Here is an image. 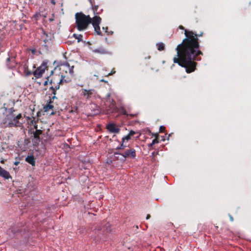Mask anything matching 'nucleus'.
<instances>
[{
	"instance_id": "nucleus-35",
	"label": "nucleus",
	"mask_w": 251,
	"mask_h": 251,
	"mask_svg": "<svg viewBox=\"0 0 251 251\" xmlns=\"http://www.w3.org/2000/svg\"><path fill=\"white\" fill-rule=\"evenodd\" d=\"M10 61H11V58L10 57H8V58H7V59H6V62H9Z\"/></svg>"
},
{
	"instance_id": "nucleus-40",
	"label": "nucleus",
	"mask_w": 251,
	"mask_h": 251,
	"mask_svg": "<svg viewBox=\"0 0 251 251\" xmlns=\"http://www.w3.org/2000/svg\"><path fill=\"white\" fill-rule=\"evenodd\" d=\"M165 138H164V137L163 136H161V141H165Z\"/></svg>"
},
{
	"instance_id": "nucleus-30",
	"label": "nucleus",
	"mask_w": 251,
	"mask_h": 251,
	"mask_svg": "<svg viewBox=\"0 0 251 251\" xmlns=\"http://www.w3.org/2000/svg\"><path fill=\"white\" fill-rule=\"evenodd\" d=\"M47 80L45 81L44 82V86H46V85H48V81H50V80H49V76H48V77H47Z\"/></svg>"
},
{
	"instance_id": "nucleus-16",
	"label": "nucleus",
	"mask_w": 251,
	"mask_h": 251,
	"mask_svg": "<svg viewBox=\"0 0 251 251\" xmlns=\"http://www.w3.org/2000/svg\"><path fill=\"white\" fill-rule=\"evenodd\" d=\"M51 100H50L49 102L44 106V109L45 111L47 112L50 110L52 109L53 108V106L51 104Z\"/></svg>"
},
{
	"instance_id": "nucleus-39",
	"label": "nucleus",
	"mask_w": 251,
	"mask_h": 251,
	"mask_svg": "<svg viewBox=\"0 0 251 251\" xmlns=\"http://www.w3.org/2000/svg\"><path fill=\"white\" fill-rule=\"evenodd\" d=\"M121 152H114V154H120V155H121Z\"/></svg>"
},
{
	"instance_id": "nucleus-14",
	"label": "nucleus",
	"mask_w": 251,
	"mask_h": 251,
	"mask_svg": "<svg viewBox=\"0 0 251 251\" xmlns=\"http://www.w3.org/2000/svg\"><path fill=\"white\" fill-rule=\"evenodd\" d=\"M107 110L108 113H114L117 112L118 108L116 105V102L115 101H113V103L110 104L109 109Z\"/></svg>"
},
{
	"instance_id": "nucleus-34",
	"label": "nucleus",
	"mask_w": 251,
	"mask_h": 251,
	"mask_svg": "<svg viewBox=\"0 0 251 251\" xmlns=\"http://www.w3.org/2000/svg\"><path fill=\"white\" fill-rule=\"evenodd\" d=\"M53 96L52 97V98H51V100H54V99H56V98H57L56 97V96H55V95H54V94H53Z\"/></svg>"
},
{
	"instance_id": "nucleus-32",
	"label": "nucleus",
	"mask_w": 251,
	"mask_h": 251,
	"mask_svg": "<svg viewBox=\"0 0 251 251\" xmlns=\"http://www.w3.org/2000/svg\"><path fill=\"white\" fill-rule=\"evenodd\" d=\"M32 119H33V118H32V117L31 118H30V117H29V116H27V117H26V120H27V122H28V123H29V121H30Z\"/></svg>"
},
{
	"instance_id": "nucleus-21",
	"label": "nucleus",
	"mask_w": 251,
	"mask_h": 251,
	"mask_svg": "<svg viewBox=\"0 0 251 251\" xmlns=\"http://www.w3.org/2000/svg\"><path fill=\"white\" fill-rule=\"evenodd\" d=\"M159 142L158 134H156V136L155 139L152 141V144H155Z\"/></svg>"
},
{
	"instance_id": "nucleus-19",
	"label": "nucleus",
	"mask_w": 251,
	"mask_h": 251,
	"mask_svg": "<svg viewBox=\"0 0 251 251\" xmlns=\"http://www.w3.org/2000/svg\"><path fill=\"white\" fill-rule=\"evenodd\" d=\"M121 113L123 115H126L127 117L130 116L131 117H134V114H128L126 111V110L124 108H122L121 111Z\"/></svg>"
},
{
	"instance_id": "nucleus-41",
	"label": "nucleus",
	"mask_w": 251,
	"mask_h": 251,
	"mask_svg": "<svg viewBox=\"0 0 251 251\" xmlns=\"http://www.w3.org/2000/svg\"><path fill=\"white\" fill-rule=\"evenodd\" d=\"M230 219L231 221H233V217L232 216H230Z\"/></svg>"
},
{
	"instance_id": "nucleus-6",
	"label": "nucleus",
	"mask_w": 251,
	"mask_h": 251,
	"mask_svg": "<svg viewBox=\"0 0 251 251\" xmlns=\"http://www.w3.org/2000/svg\"><path fill=\"white\" fill-rule=\"evenodd\" d=\"M48 62L44 61L41 65L38 67L35 71L33 72V74L36 78L41 77L43 74L45 73V70L48 68Z\"/></svg>"
},
{
	"instance_id": "nucleus-33",
	"label": "nucleus",
	"mask_w": 251,
	"mask_h": 251,
	"mask_svg": "<svg viewBox=\"0 0 251 251\" xmlns=\"http://www.w3.org/2000/svg\"><path fill=\"white\" fill-rule=\"evenodd\" d=\"M77 109V107H75L73 108V109H72L71 110V111H70L71 112H75V111H76Z\"/></svg>"
},
{
	"instance_id": "nucleus-13",
	"label": "nucleus",
	"mask_w": 251,
	"mask_h": 251,
	"mask_svg": "<svg viewBox=\"0 0 251 251\" xmlns=\"http://www.w3.org/2000/svg\"><path fill=\"white\" fill-rule=\"evenodd\" d=\"M0 176L3 177L5 179H8L9 178H11V176H10L9 173L3 169L0 166Z\"/></svg>"
},
{
	"instance_id": "nucleus-46",
	"label": "nucleus",
	"mask_w": 251,
	"mask_h": 251,
	"mask_svg": "<svg viewBox=\"0 0 251 251\" xmlns=\"http://www.w3.org/2000/svg\"><path fill=\"white\" fill-rule=\"evenodd\" d=\"M156 134L157 133H155V134H154V136H155V138H156Z\"/></svg>"
},
{
	"instance_id": "nucleus-3",
	"label": "nucleus",
	"mask_w": 251,
	"mask_h": 251,
	"mask_svg": "<svg viewBox=\"0 0 251 251\" xmlns=\"http://www.w3.org/2000/svg\"><path fill=\"white\" fill-rule=\"evenodd\" d=\"M75 27L79 31H85L87 29L92 23L93 17L89 15H86L83 13L77 12L75 14Z\"/></svg>"
},
{
	"instance_id": "nucleus-15",
	"label": "nucleus",
	"mask_w": 251,
	"mask_h": 251,
	"mask_svg": "<svg viewBox=\"0 0 251 251\" xmlns=\"http://www.w3.org/2000/svg\"><path fill=\"white\" fill-rule=\"evenodd\" d=\"M25 161L31 164L32 166L35 165V158L33 155H28L25 159Z\"/></svg>"
},
{
	"instance_id": "nucleus-37",
	"label": "nucleus",
	"mask_w": 251,
	"mask_h": 251,
	"mask_svg": "<svg viewBox=\"0 0 251 251\" xmlns=\"http://www.w3.org/2000/svg\"><path fill=\"white\" fill-rule=\"evenodd\" d=\"M151 217V216L150 214H148L147 216V217H146V219H149Z\"/></svg>"
},
{
	"instance_id": "nucleus-17",
	"label": "nucleus",
	"mask_w": 251,
	"mask_h": 251,
	"mask_svg": "<svg viewBox=\"0 0 251 251\" xmlns=\"http://www.w3.org/2000/svg\"><path fill=\"white\" fill-rule=\"evenodd\" d=\"M156 46L159 51H162L165 49V45L162 42L156 44Z\"/></svg>"
},
{
	"instance_id": "nucleus-24",
	"label": "nucleus",
	"mask_w": 251,
	"mask_h": 251,
	"mask_svg": "<svg viewBox=\"0 0 251 251\" xmlns=\"http://www.w3.org/2000/svg\"><path fill=\"white\" fill-rule=\"evenodd\" d=\"M165 127L163 126H160L159 127V132H164L165 131Z\"/></svg>"
},
{
	"instance_id": "nucleus-31",
	"label": "nucleus",
	"mask_w": 251,
	"mask_h": 251,
	"mask_svg": "<svg viewBox=\"0 0 251 251\" xmlns=\"http://www.w3.org/2000/svg\"><path fill=\"white\" fill-rule=\"evenodd\" d=\"M95 51H96V52H100V53H106V51H105L104 50H102V51H100L99 50H98V49L96 50Z\"/></svg>"
},
{
	"instance_id": "nucleus-10",
	"label": "nucleus",
	"mask_w": 251,
	"mask_h": 251,
	"mask_svg": "<svg viewBox=\"0 0 251 251\" xmlns=\"http://www.w3.org/2000/svg\"><path fill=\"white\" fill-rule=\"evenodd\" d=\"M125 158H131L134 159L136 156V151L133 148H129L125 150L122 153H121Z\"/></svg>"
},
{
	"instance_id": "nucleus-36",
	"label": "nucleus",
	"mask_w": 251,
	"mask_h": 251,
	"mask_svg": "<svg viewBox=\"0 0 251 251\" xmlns=\"http://www.w3.org/2000/svg\"><path fill=\"white\" fill-rule=\"evenodd\" d=\"M19 163L20 162L19 161H16L14 162V165L17 166L19 164Z\"/></svg>"
},
{
	"instance_id": "nucleus-44",
	"label": "nucleus",
	"mask_w": 251,
	"mask_h": 251,
	"mask_svg": "<svg viewBox=\"0 0 251 251\" xmlns=\"http://www.w3.org/2000/svg\"><path fill=\"white\" fill-rule=\"evenodd\" d=\"M154 144H152V143L150 144V147H152Z\"/></svg>"
},
{
	"instance_id": "nucleus-1",
	"label": "nucleus",
	"mask_w": 251,
	"mask_h": 251,
	"mask_svg": "<svg viewBox=\"0 0 251 251\" xmlns=\"http://www.w3.org/2000/svg\"><path fill=\"white\" fill-rule=\"evenodd\" d=\"M185 38L181 44L176 48L177 56L175 57L173 61L180 66L185 68L187 73H191L195 71L197 63L200 61L203 52L200 50L199 37L203 35V32L197 34L193 31L184 30Z\"/></svg>"
},
{
	"instance_id": "nucleus-5",
	"label": "nucleus",
	"mask_w": 251,
	"mask_h": 251,
	"mask_svg": "<svg viewBox=\"0 0 251 251\" xmlns=\"http://www.w3.org/2000/svg\"><path fill=\"white\" fill-rule=\"evenodd\" d=\"M43 35L42 38L44 43L42 46L46 50H48L49 47H51L52 44L51 40L52 35L50 33L48 34L45 31H43Z\"/></svg>"
},
{
	"instance_id": "nucleus-26",
	"label": "nucleus",
	"mask_w": 251,
	"mask_h": 251,
	"mask_svg": "<svg viewBox=\"0 0 251 251\" xmlns=\"http://www.w3.org/2000/svg\"><path fill=\"white\" fill-rule=\"evenodd\" d=\"M29 50L33 54H35V53L36 52V49L35 48H33V49H29Z\"/></svg>"
},
{
	"instance_id": "nucleus-48",
	"label": "nucleus",
	"mask_w": 251,
	"mask_h": 251,
	"mask_svg": "<svg viewBox=\"0 0 251 251\" xmlns=\"http://www.w3.org/2000/svg\"><path fill=\"white\" fill-rule=\"evenodd\" d=\"M52 3H54V4L55 3V2H54V1H52Z\"/></svg>"
},
{
	"instance_id": "nucleus-29",
	"label": "nucleus",
	"mask_w": 251,
	"mask_h": 251,
	"mask_svg": "<svg viewBox=\"0 0 251 251\" xmlns=\"http://www.w3.org/2000/svg\"><path fill=\"white\" fill-rule=\"evenodd\" d=\"M116 73V71H115L114 69H113L111 72L109 73L107 75V76H109V75H113L114 74H115Z\"/></svg>"
},
{
	"instance_id": "nucleus-7",
	"label": "nucleus",
	"mask_w": 251,
	"mask_h": 251,
	"mask_svg": "<svg viewBox=\"0 0 251 251\" xmlns=\"http://www.w3.org/2000/svg\"><path fill=\"white\" fill-rule=\"evenodd\" d=\"M15 111L13 108H9L8 110V114L6 115L3 122L1 123V125H6L8 123H10V121H13L16 117V115L14 113Z\"/></svg>"
},
{
	"instance_id": "nucleus-23",
	"label": "nucleus",
	"mask_w": 251,
	"mask_h": 251,
	"mask_svg": "<svg viewBox=\"0 0 251 251\" xmlns=\"http://www.w3.org/2000/svg\"><path fill=\"white\" fill-rule=\"evenodd\" d=\"M32 118L30 121H29V122L28 123V124L30 125V126H32L36 121H35V118L32 116Z\"/></svg>"
},
{
	"instance_id": "nucleus-8",
	"label": "nucleus",
	"mask_w": 251,
	"mask_h": 251,
	"mask_svg": "<svg viewBox=\"0 0 251 251\" xmlns=\"http://www.w3.org/2000/svg\"><path fill=\"white\" fill-rule=\"evenodd\" d=\"M96 94L94 89H82L81 90V96L86 100H90L93 97H95Z\"/></svg>"
},
{
	"instance_id": "nucleus-28",
	"label": "nucleus",
	"mask_w": 251,
	"mask_h": 251,
	"mask_svg": "<svg viewBox=\"0 0 251 251\" xmlns=\"http://www.w3.org/2000/svg\"><path fill=\"white\" fill-rule=\"evenodd\" d=\"M40 16V13H36L35 14L33 17L35 18L36 20H38V18Z\"/></svg>"
},
{
	"instance_id": "nucleus-47",
	"label": "nucleus",
	"mask_w": 251,
	"mask_h": 251,
	"mask_svg": "<svg viewBox=\"0 0 251 251\" xmlns=\"http://www.w3.org/2000/svg\"><path fill=\"white\" fill-rule=\"evenodd\" d=\"M29 74H30V72H28V73H27V75H29Z\"/></svg>"
},
{
	"instance_id": "nucleus-11",
	"label": "nucleus",
	"mask_w": 251,
	"mask_h": 251,
	"mask_svg": "<svg viewBox=\"0 0 251 251\" xmlns=\"http://www.w3.org/2000/svg\"><path fill=\"white\" fill-rule=\"evenodd\" d=\"M43 133V131L41 129H36L35 131L33 132L32 141L35 144H38L40 141V135Z\"/></svg>"
},
{
	"instance_id": "nucleus-22",
	"label": "nucleus",
	"mask_w": 251,
	"mask_h": 251,
	"mask_svg": "<svg viewBox=\"0 0 251 251\" xmlns=\"http://www.w3.org/2000/svg\"><path fill=\"white\" fill-rule=\"evenodd\" d=\"M124 142H122V143L121 144V145H120V147H118L116 148V150H123L126 147V145H125L124 144Z\"/></svg>"
},
{
	"instance_id": "nucleus-18",
	"label": "nucleus",
	"mask_w": 251,
	"mask_h": 251,
	"mask_svg": "<svg viewBox=\"0 0 251 251\" xmlns=\"http://www.w3.org/2000/svg\"><path fill=\"white\" fill-rule=\"evenodd\" d=\"M73 36L75 39L77 40L78 42H80L82 41V35L81 34H74Z\"/></svg>"
},
{
	"instance_id": "nucleus-45",
	"label": "nucleus",
	"mask_w": 251,
	"mask_h": 251,
	"mask_svg": "<svg viewBox=\"0 0 251 251\" xmlns=\"http://www.w3.org/2000/svg\"><path fill=\"white\" fill-rule=\"evenodd\" d=\"M107 29H108V27H106L105 28V32H107V30H106Z\"/></svg>"
},
{
	"instance_id": "nucleus-2",
	"label": "nucleus",
	"mask_w": 251,
	"mask_h": 251,
	"mask_svg": "<svg viewBox=\"0 0 251 251\" xmlns=\"http://www.w3.org/2000/svg\"><path fill=\"white\" fill-rule=\"evenodd\" d=\"M74 67L70 66L69 63H66L62 66L60 70L65 71L66 75H64L63 72H60L59 74H53V71H51L50 75L52 77L50 80V83L52 86L50 88L51 94L56 95V90L60 88V84H62L64 82L66 83L71 81L72 78L74 75Z\"/></svg>"
},
{
	"instance_id": "nucleus-9",
	"label": "nucleus",
	"mask_w": 251,
	"mask_h": 251,
	"mask_svg": "<svg viewBox=\"0 0 251 251\" xmlns=\"http://www.w3.org/2000/svg\"><path fill=\"white\" fill-rule=\"evenodd\" d=\"M22 118V114L21 113L16 115L15 119L13 121H10V123H8L6 125L2 126V127H20L22 126V123H21L19 120Z\"/></svg>"
},
{
	"instance_id": "nucleus-42",
	"label": "nucleus",
	"mask_w": 251,
	"mask_h": 251,
	"mask_svg": "<svg viewBox=\"0 0 251 251\" xmlns=\"http://www.w3.org/2000/svg\"><path fill=\"white\" fill-rule=\"evenodd\" d=\"M113 101H114L113 100H109V102H110V103H113Z\"/></svg>"
},
{
	"instance_id": "nucleus-12",
	"label": "nucleus",
	"mask_w": 251,
	"mask_h": 251,
	"mask_svg": "<svg viewBox=\"0 0 251 251\" xmlns=\"http://www.w3.org/2000/svg\"><path fill=\"white\" fill-rule=\"evenodd\" d=\"M106 128L111 133H118L120 131V129L116 127L114 124H109L106 126Z\"/></svg>"
},
{
	"instance_id": "nucleus-38",
	"label": "nucleus",
	"mask_w": 251,
	"mask_h": 251,
	"mask_svg": "<svg viewBox=\"0 0 251 251\" xmlns=\"http://www.w3.org/2000/svg\"><path fill=\"white\" fill-rule=\"evenodd\" d=\"M179 28L180 29H184V27L182 25H179Z\"/></svg>"
},
{
	"instance_id": "nucleus-25",
	"label": "nucleus",
	"mask_w": 251,
	"mask_h": 251,
	"mask_svg": "<svg viewBox=\"0 0 251 251\" xmlns=\"http://www.w3.org/2000/svg\"><path fill=\"white\" fill-rule=\"evenodd\" d=\"M136 133V132L133 130H130L129 132V133L128 134H129V135L130 136V137H132L134 134H135Z\"/></svg>"
},
{
	"instance_id": "nucleus-4",
	"label": "nucleus",
	"mask_w": 251,
	"mask_h": 251,
	"mask_svg": "<svg viewBox=\"0 0 251 251\" xmlns=\"http://www.w3.org/2000/svg\"><path fill=\"white\" fill-rule=\"evenodd\" d=\"M89 1L91 4L93 10L94 11V13L96 15L93 17V22H92L91 24H92L94 30L95 32L97 33V34L99 35H102V33L100 31V25L101 22V18L100 16L97 15L100 13V12L98 11L99 5H95L94 4V0H89Z\"/></svg>"
},
{
	"instance_id": "nucleus-43",
	"label": "nucleus",
	"mask_w": 251,
	"mask_h": 251,
	"mask_svg": "<svg viewBox=\"0 0 251 251\" xmlns=\"http://www.w3.org/2000/svg\"><path fill=\"white\" fill-rule=\"evenodd\" d=\"M100 81L102 82H107L106 81L104 80V79H101Z\"/></svg>"
},
{
	"instance_id": "nucleus-20",
	"label": "nucleus",
	"mask_w": 251,
	"mask_h": 251,
	"mask_svg": "<svg viewBox=\"0 0 251 251\" xmlns=\"http://www.w3.org/2000/svg\"><path fill=\"white\" fill-rule=\"evenodd\" d=\"M131 139V137H130L129 134H127L125 136H124L123 138H122V142H125V141L126 140V141H128L129 140H130Z\"/></svg>"
},
{
	"instance_id": "nucleus-27",
	"label": "nucleus",
	"mask_w": 251,
	"mask_h": 251,
	"mask_svg": "<svg viewBox=\"0 0 251 251\" xmlns=\"http://www.w3.org/2000/svg\"><path fill=\"white\" fill-rule=\"evenodd\" d=\"M37 123H38V120L35 122V123L32 125L34 126V128L36 130V129H38V126H37Z\"/></svg>"
}]
</instances>
